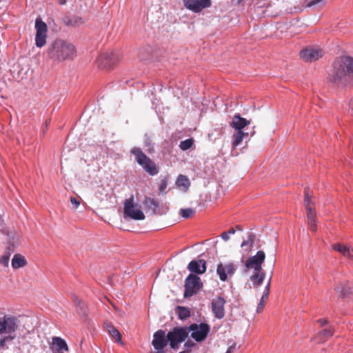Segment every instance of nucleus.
<instances>
[{
  "mask_svg": "<svg viewBox=\"0 0 353 353\" xmlns=\"http://www.w3.org/2000/svg\"><path fill=\"white\" fill-rule=\"evenodd\" d=\"M187 327L188 333L191 332V337L196 342L203 341L210 331V326L205 323H192Z\"/></svg>",
  "mask_w": 353,
  "mask_h": 353,
  "instance_id": "8",
  "label": "nucleus"
},
{
  "mask_svg": "<svg viewBox=\"0 0 353 353\" xmlns=\"http://www.w3.org/2000/svg\"><path fill=\"white\" fill-rule=\"evenodd\" d=\"M50 349L53 353H64L68 351V347L65 341L58 336L52 338Z\"/></svg>",
  "mask_w": 353,
  "mask_h": 353,
  "instance_id": "18",
  "label": "nucleus"
},
{
  "mask_svg": "<svg viewBox=\"0 0 353 353\" xmlns=\"http://www.w3.org/2000/svg\"><path fill=\"white\" fill-rule=\"evenodd\" d=\"M10 254H4L0 256V265L3 267H8L9 263Z\"/></svg>",
  "mask_w": 353,
  "mask_h": 353,
  "instance_id": "35",
  "label": "nucleus"
},
{
  "mask_svg": "<svg viewBox=\"0 0 353 353\" xmlns=\"http://www.w3.org/2000/svg\"><path fill=\"white\" fill-rule=\"evenodd\" d=\"M123 216L133 220H143L145 215L141 207L135 202L134 196L125 199L123 203Z\"/></svg>",
  "mask_w": 353,
  "mask_h": 353,
  "instance_id": "4",
  "label": "nucleus"
},
{
  "mask_svg": "<svg viewBox=\"0 0 353 353\" xmlns=\"http://www.w3.org/2000/svg\"><path fill=\"white\" fill-rule=\"evenodd\" d=\"M332 248L353 261V248H351L348 245H341L340 243L333 245Z\"/></svg>",
  "mask_w": 353,
  "mask_h": 353,
  "instance_id": "22",
  "label": "nucleus"
},
{
  "mask_svg": "<svg viewBox=\"0 0 353 353\" xmlns=\"http://www.w3.org/2000/svg\"><path fill=\"white\" fill-rule=\"evenodd\" d=\"M19 323L18 319L12 315H5L0 318V334L15 335Z\"/></svg>",
  "mask_w": 353,
  "mask_h": 353,
  "instance_id": "6",
  "label": "nucleus"
},
{
  "mask_svg": "<svg viewBox=\"0 0 353 353\" xmlns=\"http://www.w3.org/2000/svg\"><path fill=\"white\" fill-rule=\"evenodd\" d=\"M250 123V121L245 119L240 116V114H235L230 123V126L236 130H242L245 126Z\"/></svg>",
  "mask_w": 353,
  "mask_h": 353,
  "instance_id": "20",
  "label": "nucleus"
},
{
  "mask_svg": "<svg viewBox=\"0 0 353 353\" xmlns=\"http://www.w3.org/2000/svg\"><path fill=\"white\" fill-rule=\"evenodd\" d=\"M168 343L165 332L163 330H158L153 334L152 341V345L155 351L150 353H165L164 348L167 347Z\"/></svg>",
  "mask_w": 353,
  "mask_h": 353,
  "instance_id": "10",
  "label": "nucleus"
},
{
  "mask_svg": "<svg viewBox=\"0 0 353 353\" xmlns=\"http://www.w3.org/2000/svg\"><path fill=\"white\" fill-rule=\"evenodd\" d=\"M183 3L185 8L194 13L201 12L212 5L211 0H183Z\"/></svg>",
  "mask_w": 353,
  "mask_h": 353,
  "instance_id": "12",
  "label": "nucleus"
},
{
  "mask_svg": "<svg viewBox=\"0 0 353 353\" xmlns=\"http://www.w3.org/2000/svg\"><path fill=\"white\" fill-rule=\"evenodd\" d=\"M189 333L187 326L174 327L168 332L167 337L170 347L172 350H177L180 343L185 341Z\"/></svg>",
  "mask_w": 353,
  "mask_h": 353,
  "instance_id": "5",
  "label": "nucleus"
},
{
  "mask_svg": "<svg viewBox=\"0 0 353 353\" xmlns=\"http://www.w3.org/2000/svg\"><path fill=\"white\" fill-rule=\"evenodd\" d=\"M72 299L77 306L81 305V301L76 295H72Z\"/></svg>",
  "mask_w": 353,
  "mask_h": 353,
  "instance_id": "43",
  "label": "nucleus"
},
{
  "mask_svg": "<svg viewBox=\"0 0 353 353\" xmlns=\"http://www.w3.org/2000/svg\"><path fill=\"white\" fill-rule=\"evenodd\" d=\"M27 265V260L26 258L20 254H16L12 259V267L13 269H19Z\"/></svg>",
  "mask_w": 353,
  "mask_h": 353,
  "instance_id": "25",
  "label": "nucleus"
},
{
  "mask_svg": "<svg viewBox=\"0 0 353 353\" xmlns=\"http://www.w3.org/2000/svg\"><path fill=\"white\" fill-rule=\"evenodd\" d=\"M178 318L181 320H185L190 316V310L188 307L183 306H177L175 309Z\"/></svg>",
  "mask_w": 353,
  "mask_h": 353,
  "instance_id": "27",
  "label": "nucleus"
},
{
  "mask_svg": "<svg viewBox=\"0 0 353 353\" xmlns=\"http://www.w3.org/2000/svg\"><path fill=\"white\" fill-rule=\"evenodd\" d=\"M221 236L225 241L230 239L229 234L227 232H223Z\"/></svg>",
  "mask_w": 353,
  "mask_h": 353,
  "instance_id": "45",
  "label": "nucleus"
},
{
  "mask_svg": "<svg viewBox=\"0 0 353 353\" xmlns=\"http://www.w3.org/2000/svg\"><path fill=\"white\" fill-rule=\"evenodd\" d=\"M114 54H103L99 56L97 60L98 65L100 68L110 69L114 64Z\"/></svg>",
  "mask_w": 353,
  "mask_h": 353,
  "instance_id": "19",
  "label": "nucleus"
},
{
  "mask_svg": "<svg viewBox=\"0 0 353 353\" xmlns=\"http://www.w3.org/2000/svg\"><path fill=\"white\" fill-rule=\"evenodd\" d=\"M317 322L321 325L323 326L324 325L327 324V320L326 319H320L317 321Z\"/></svg>",
  "mask_w": 353,
  "mask_h": 353,
  "instance_id": "46",
  "label": "nucleus"
},
{
  "mask_svg": "<svg viewBox=\"0 0 353 353\" xmlns=\"http://www.w3.org/2000/svg\"><path fill=\"white\" fill-rule=\"evenodd\" d=\"M324 55L323 50L320 48H306L300 52L301 58L305 62H313Z\"/></svg>",
  "mask_w": 353,
  "mask_h": 353,
  "instance_id": "13",
  "label": "nucleus"
},
{
  "mask_svg": "<svg viewBox=\"0 0 353 353\" xmlns=\"http://www.w3.org/2000/svg\"><path fill=\"white\" fill-rule=\"evenodd\" d=\"M236 230L234 228H230L227 232L229 234H234L235 233Z\"/></svg>",
  "mask_w": 353,
  "mask_h": 353,
  "instance_id": "47",
  "label": "nucleus"
},
{
  "mask_svg": "<svg viewBox=\"0 0 353 353\" xmlns=\"http://www.w3.org/2000/svg\"><path fill=\"white\" fill-rule=\"evenodd\" d=\"M324 0H310L308 3H307V6L308 7H312L313 6H315L322 1H323Z\"/></svg>",
  "mask_w": 353,
  "mask_h": 353,
  "instance_id": "42",
  "label": "nucleus"
},
{
  "mask_svg": "<svg viewBox=\"0 0 353 353\" xmlns=\"http://www.w3.org/2000/svg\"><path fill=\"white\" fill-rule=\"evenodd\" d=\"M184 288V298L191 297L201 290L203 283L198 276L190 274L185 280Z\"/></svg>",
  "mask_w": 353,
  "mask_h": 353,
  "instance_id": "7",
  "label": "nucleus"
},
{
  "mask_svg": "<svg viewBox=\"0 0 353 353\" xmlns=\"http://www.w3.org/2000/svg\"><path fill=\"white\" fill-rule=\"evenodd\" d=\"M351 74H353V57L343 56L334 61L328 80L338 86L346 85L347 79Z\"/></svg>",
  "mask_w": 353,
  "mask_h": 353,
  "instance_id": "1",
  "label": "nucleus"
},
{
  "mask_svg": "<svg viewBox=\"0 0 353 353\" xmlns=\"http://www.w3.org/2000/svg\"><path fill=\"white\" fill-rule=\"evenodd\" d=\"M334 290L340 296H345L351 292V289L349 287V283L347 281L338 283L335 286Z\"/></svg>",
  "mask_w": 353,
  "mask_h": 353,
  "instance_id": "26",
  "label": "nucleus"
},
{
  "mask_svg": "<svg viewBox=\"0 0 353 353\" xmlns=\"http://www.w3.org/2000/svg\"><path fill=\"white\" fill-rule=\"evenodd\" d=\"M168 183V178L164 177L160 181V183L159 184V193L163 194L165 193V190L167 188Z\"/></svg>",
  "mask_w": 353,
  "mask_h": 353,
  "instance_id": "33",
  "label": "nucleus"
},
{
  "mask_svg": "<svg viewBox=\"0 0 353 353\" xmlns=\"http://www.w3.org/2000/svg\"><path fill=\"white\" fill-rule=\"evenodd\" d=\"M137 163L143 168V170L152 176L159 173V168L156 163L147 157L139 148H134L131 150Z\"/></svg>",
  "mask_w": 353,
  "mask_h": 353,
  "instance_id": "3",
  "label": "nucleus"
},
{
  "mask_svg": "<svg viewBox=\"0 0 353 353\" xmlns=\"http://www.w3.org/2000/svg\"><path fill=\"white\" fill-rule=\"evenodd\" d=\"M70 201L71 203L73 205V209L74 210L77 209L81 203L79 199L74 196H71Z\"/></svg>",
  "mask_w": 353,
  "mask_h": 353,
  "instance_id": "37",
  "label": "nucleus"
},
{
  "mask_svg": "<svg viewBox=\"0 0 353 353\" xmlns=\"http://www.w3.org/2000/svg\"><path fill=\"white\" fill-rule=\"evenodd\" d=\"M236 349V344L230 345L225 353H233Z\"/></svg>",
  "mask_w": 353,
  "mask_h": 353,
  "instance_id": "44",
  "label": "nucleus"
},
{
  "mask_svg": "<svg viewBox=\"0 0 353 353\" xmlns=\"http://www.w3.org/2000/svg\"><path fill=\"white\" fill-rule=\"evenodd\" d=\"M195 345V343L193 342L192 340H187L184 345H183V347L185 349V350H190V352H191V349L194 347Z\"/></svg>",
  "mask_w": 353,
  "mask_h": 353,
  "instance_id": "38",
  "label": "nucleus"
},
{
  "mask_svg": "<svg viewBox=\"0 0 353 353\" xmlns=\"http://www.w3.org/2000/svg\"><path fill=\"white\" fill-rule=\"evenodd\" d=\"M143 205L148 209H152V212L155 213L157 208L159 207V203L154 199L146 196L143 201Z\"/></svg>",
  "mask_w": 353,
  "mask_h": 353,
  "instance_id": "29",
  "label": "nucleus"
},
{
  "mask_svg": "<svg viewBox=\"0 0 353 353\" xmlns=\"http://www.w3.org/2000/svg\"><path fill=\"white\" fill-rule=\"evenodd\" d=\"M194 212V210L192 208L181 209L180 210V214L185 219L191 217Z\"/></svg>",
  "mask_w": 353,
  "mask_h": 353,
  "instance_id": "34",
  "label": "nucleus"
},
{
  "mask_svg": "<svg viewBox=\"0 0 353 353\" xmlns=\"http://www.w3.org/2000/svg\"><path fill=\"white\" fill-rule=\"evenodd\" d=\"M237 270V265L232 262L219 263L216 268V274L221 281H226L232 277Z\"/></svg>",
  "mask_w": 353,
  "mask_h": 353,
  "instance_id": "11",
  "label": "nucleus"
},
{
  "mask_svg": "<svg viewBox=\"0 0 353 353\" xmlns=\"http://www.w3.org/2000/svg\"><path fill=\"white\" fill-rule=\"evenodd\" d=\"M65 2H66L65 0H59V3L61 4V5L65 4Z\"/></svg>",
  "mask_w": 353,
  "mask_h": 353,
  "instance_id": "49",
  "label": "nucleus"
},
{
  "mask_svg": "<svg viewBox=\"0 0 353 353\" xmlns=\"http://www.w3.org/2000/svg\"><path fill=\"white\" fill-rule=\"evenodd\" d=\"M50 120H46V127H47V126L48 125V124L50 123Z\"/></svg>",
  "mask_w": 353,
  "mask_h": 353,
  "instance_id": "51",
  "label": "nucleus"
},
{
  "mask_svg": "<svg viewBox=\"0 0 353 353\" xmlns=\"http://www.w3.org/2000/svg\"><path fill=\"white\" fill-rule=\"evenodd\" d=\"M265 258L263 251H258L254 256L250 257L245 262V267L248 269H253L255 270H261V265Z\"/></svg>",
  "mask_w": 353,
  "mask_h": 353,
  "instance_id": "15",
  "label": "nucleus"
},
{
  "mask_svg": "<svg viewBox=\"0 0 353 353\" xmlns=\"http://www.w3.org/2000/svg\"><path fill=\"white\" fill-rule=\"evenodd\" d=\"M248 136V132H245L242 130H237V132L233 135L232 147L235 148L240 145L244 137Z\"/></svg>",
  "mask_w": 353,
  "mask_h": 353,
  "instance_id": "28",
  "label": "nucleus"
},
{
  "mask_svg": "<svg viewBox=\"0 0 353 353\" xmlns=\"http://www.w3.org/2000/svg\"><path fill=\"white\" fill-rule=\"evenodd\" d=\"M270 279L269 280L267 286L265 287V291L264 294H263L261 299L265 301V299H266L268 298V296L269 295V292H270Z\"/></svg>",
  "mask_w": 353,
  "mask_h": 353,
  "instance_id": "39",
  "label": "nucleus"
},
{
  "mask_svg": "<svg viewBox=\"0 0 353 353\" xmlns=\"http://www.w3.org/2000/svg\"><path fill=\"white\" fill-rule=\"evenodd\" d=\"M265 306V301L261 299L260 303H259L257 308H256V312L260 313L262 312Z\"/></svg>",
  "mask_w": 353,
  "mask_h": 353,
  "instance_id": "41",
  "label": "nucleus"
},
{
  "mask_svg": "<svg viewBox=\"0 0 353 353\" xmlns=\"http://www.w3.org/2000/svg\"><path fill=\"white\" fill-rule=\"evenodd\" d=\"M35 45L38 48H42L46 44L48 27L41 17H37L35 20Z\"/></svg>",
  "mask_w": 353,
  "mask_h": 353,
  "instance_id": "9",
  "label": "nucleus"
},
{
  "mask_svg": "<svg viewBox=\"0 0 353 353\" xmlns=\"http://www.w3.org/2000/svg\"><path fill=\"white\" fill-rule=\"evenodd\" d=\"M46 54L48 58L54 61L63 62L74 59L77 50L72 43L57 39L48 45Z\"/></svg>",
  "mask_w": 353,
  "mask_h": 353,
  "instance_id": "2",
  "label": "nucleus"
},
{
  "mask_svg": "<svg viewBox=\"0 0 353 353\" xmlns=\"http://www.w3.org/2000/svg\"><path fill=\"white\" fill-rule=\"evenodd\" d=\"M16 338V335H6L0 339V349H4L8 342L12 341Z\"/></svg>",
  "mask_w": 353,
  "mask_h": 353,
  "instance_id": "31",
  "label": "nucleus"
},
{
  "mask_svg": "<svg viewBox=\"0 0 353 353\" xmlns=\"http://www.w3.org/2000/svg\"><path fill=\"white\" fill-rule=\"evenodd\" d=\"M104 328L109 334L115 339L117 342L121 343V334L117 329L110 322L104 323Z\"/></svg>",
  "mask_w": 353,
  "mask_h": 353,
  "instance_id": "24",
  "label": "nucleus"
},
{
  "mask_svg": "<svg viewBox=\"0 0 353 353\" xmlns=\"http://www.w3.org/2000/svg\"><path fill=\"white\" fill-rule=\"evenodd\" d=\"M254 134V131H253L251 134L252 136H253Z\"/></svg>",
  "mask_w": 353,
  "mask_h": 353,
  "instance_id": "52",
  "label": "nucleus"
},
{
  "mask_svg": "<svg viewBox=\"0 0 353 353\" xmlns=\"http://www.w3.org/2000/svg\"><path fill=\"white\" fill-rule=\"evenodd\" d=\"M175 184L178 188L187 192L190 186V181L187 176L179 174L176 178Z\"/></svg>",
  "mask_w": 353,
  "mask_h": 353,
  "instance_id": "23",
  "label": "nucleus"
},
{
  "mask_svg": "<svg viewBox=\"0 0 353 353\" xmlns=\"http://www.w3.org/2000/svg\"><path fill=\"white\" fill-rule=\"evenodd\" d=\"M308 226L312 231L315 232L317 229V225L316 224V220L315 221H308Z\"/></svg>",
  "mask_w": 353,
  "mask_h": 353,
  "instance_id": "40",
  "label": "nucleus"
},
{
  "mask_svg": "<svg viewBox=\"0 0 353 353\" xmlns=\"http://www.w3.org/2000/svg\"><path fill=\"white\" fill-rule=\"evenodd\" d=\"M188 269L191 272L202 274L206 271V261L203 259L193 260L189 263Z\"/></svg>",
  "mask_w": 353,
  "mask_h": 353,
  "instance_id": "17",
  "label": "nucleus"
},
{
  "mask_svg": "<svg viewBox=\"0 0 353 353\" xmlns=\"http://www.w3.org/2000/svg\"><path fill=\"white\" fill-rule=\"evenodd\" d=\"M265 273L261 270H255V273L250 277L254 284L261 285L264 280Z\"/></svg>",
  "mask_w": 353,
  "mask_h": 353,
  "instance_id": "30",
  "label": "nucleus"
},
{
  "mask_svg": "<svg viewBox=\"0 0 353 353\" xmlns=\"http://www.w3.org/2000/svg\"><path fill=\"white\" fill-rule=\"evenodd\" d=\"M236 228L238 230H242V228L240 225H236Z\"/></svg>",
  "mask_w": 353,
  "mask_h": 353,
  "instance_id": "50",
  "label": "nucleus"
},
{
  "mask_svg": "<svg viewBox=\"0 0 353 353\" xmlns=\"http://www.w3.org/2000/svg\"><path fill=\"white\" fill-rule=\"evenodd\" d=\"M304 205L307 210V216L308 221L316 220V212L314 208V203L312 201V197L309 192V189L305 190Z\"/></svg>",
  "mask_w": 353,
  "mask_h": 353,
  "instance_id": "16",
  "label": "nucleus"
},
{
  "mask_svg": "<svg viewBox=\"0 0 353 353\" xmlns=\"http://www.w3.org/2000/svg\"><path fill=\"white\" fill-rule=\"evenodd\" d=\"M179 353H190V350H184Z\"/></svg>",
  "mask_w": 353,
  "mask_h": 353,
  "instance_id": "48",
  "label": "nucleus"
},
{
  "mask_svg": "<svg viewBox=\"0 0 353 353\" xmlns=\"http://www.w3.org/2000/svg\"><path fill=\"white\" fill-rule=\"evenodd\" d=\"M225 299L221 296H216L212 300V311L216 319H221L225 316Z\"/></svg>",
  "mask_w": 353,
  "mask_h": 353,
  "instance_id": "14",
  "label": "nucleus"
},
{
  "mask_svg": "<svg viewBox=\"0 0 353 353\" xmlns=\"http://www.w3.org/2000/svg\"><path fill=\"white\" fill-rule=\"evenodd\" d=\"M334 330L332 326L325 328L320 331L314 337V340L318 343H323L325 342L329 338L333 336Z\"/></svg>",
  "mask_w": 353,
  "mask_h": 353,
  "instance_id": "21",
  "label": "nucleus"
},
{
  "mask_svg": "<svg viewBox=\"0 0 353 353\" xmlns=\"http://www.w3.org/2000/svg\"><path fill=\"white\" fill-rule=\"evenodd\" d=\"M192 145H193V140L192 139H188L181 141V143L179 144V148L182 150L185 151V150H187L189 148H190Z\"/></svg>",
  "mask_w": 353,
  "mask_h": 353,
  "instance_id": "32",
  "label": "nucleus"
},
{
  "mask_svg": "<svg viewBox=\"0 0 353 353\" xmlns=\"http://www.w3.org/2000/svg\"><path fill=\"white\" fill-rule=\"evenodd\" d=\"M254 235L253 234H250L248 236V239L247 241H243L241 243V247L243 248L246 245H248V244H250V247L252 246V244L254 241Z\"/></svg>",
  "mask_w": 353,
  "mask_h": 353,
  "instance_id": "36",
  "label": "nucleus"
}]
</instances>
